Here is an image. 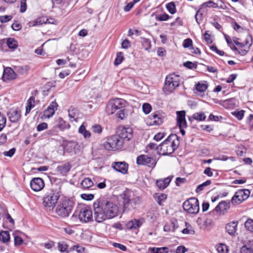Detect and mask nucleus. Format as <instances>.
Instances as JSON below:
<instances>
[{"label": "nucleus", "mask_w": 253, "mask_h": 253, "mask_svg": "<svg viewBox=\"0 0 253 253\" xmlns=\"http://www.w3.org/2000/svg\"><path fill=\"white\" fill-rule=\"evenodd\" d=\"M94 217L97 222L112 219L118 215L119 208L112 202L107 201H95L93 205Z\"/></svg>", "instance_id": "1"}, {"label": "nucleus", "mask_w": 253, "mask_h": 253, "mask_svg": "<svg viewBox=\"0 0 253 253\" xmlns=\"http://www.w3.org/2000/svg\"><path fill=\"white\" fill-rule=\"evenodd\" d=\"M119 197L122 200L124 211L134 210L141 204L140 198L129 190L124 191Z\"/></svg>", "instance_id": "2"}, {"label": "nucleus", "mask_w": 253, "mask_h": 253, "mask_svg": "<svg viewBox=\"0 0 253 253\" xmlns=\"http://www.w3.org/2000/svg\"><path fill=\"white\" fill-rule=\"evenodd\" d=\"M177 136L175 134L170 135L167 139L157 147L158 152L162 155L171 154L177 148Z\"/></svg>", "instance_id": "3"}, {"label": "nucleus", "mask_w": 253, "mask_h": 253, "mask_svg": "<svg viewBox=\"0 0 253 253\" xmlns=\"http://www.w3.org/2000/svg\"><path fill=\"white\" fill-rule=\"evenodd\" d=\"M74 206L73 201L67 198L62 199L56 209V213L62 217H67L72 211Z\"/></svg>", "instance_id": "4"}, {"label": "nucleus", "mask_w": 253, "mask_h": 253, "mask_svg": "<svg viewBox=\"0 0 253 253\" xmlns=\"http://www.w3.org/2000/svg\"><path fill=\"white\" fill-rule=\"evenodd\" d=\"M180 78L179 75L171 74L168 75L165 80L163 91L165 93L169 94L179 86Z\"/></svg>", "instance_id": "5"}, {"label": "nucleus", "mask_w": 253, "mask_h": 253, "mask_svg": "<svg viewBox=\"0 0 253 253\" xmlns=\"http://www.w3.org/2000/svg\"><path fill=\"white\" fill-rule=\"evenodd\" d=\"M60 195L58 192L51 191L47 193L43 199V204L47 210L50 211L55 206L59 198Z\"/></svg>", "instance_id": "6"}, {"label": "nucleus", "mask_w": 253, "mask_h": 253, "mask_svg": "<svg viewBox=\"0 0 253 253\" xmlns=\"http://www.w3.org/2000/svg\"><path fill=\"white\" fill-rule=\"evenodd\" d=\"M123 145V141L117 135L112 136L103 143L104 148L108 151L117 150Z\"/></svg>", "instance_id": "7"}, {"label": "nucleus", "mask_w": 253, "mask_h": 253, "mask_svg": "<svg viewBox=\"0 0 253 253\" xmlns=\"http://www.w3.org/2000/svg\"><path fill=\"white\" fill-rule=\"evenodd\" d=\"M78 216L80 220L83 223H86L92 219V212L91 210L87 206H83L76 211L73 217Z\"/></svg>", "instance_id": "8"}, {"label": "nucleus", "mask_w": 253, "mask_h": 253, "mask_svg": "<svg viewBox=\"0 0 253 253\" xmlns=\"http://www.w3.org/2000/svg\"><path fill=\"white\" fill-rule=\"evenodd\" d=\"M125 101L121 98H115L110 100L106 107V112L109 115L113 114L117 110L125 106Z\"/></svg>", "instance_id": "9"}, {"label": "nucleus", "mask_w": 253, "mask_h": 253, "mask_svg": "<svg viewBox=\"0 0 253 253\" xmlns=\"http://www.w3.org/2000/svg\"><path fill=\"white\" fill-rule=\"evenodd\" d=\"M183 209L192 214L197 213L199 211V203L197 199L190 198L183 204Z\"/></svg>", "instance_id": "10"}, {"label": "nucleus", "mask_w": 253, "mask_h": 253, "mask_svg": "<svg viewBox=\"0 0 253 253\" xmlns=\"http://www.w3.org/2000/svg\"><path fill=\"white\" fill-rule=\"evenodd\" d=\"M250 192L248 189H242L236 192L231 199V203L234 205H239L246 200L249 196Z\"/></svg>", "instance_id": "11"}, {"label": "nucleus", "mask_w": 253, "mask_h": 253, "mask_svg": "<svg viewBox=\"0 0 253 253\" xmlns=\"http://www.w3.org/2000/svg\"><path fill=\"white\" fill-rule=\"evenodd\" d=\"M136 163L139 165H146L150 168H154L156 164L155 158L148 157L146 155H141L137 157Z\"/></svg>", "instance_id": "12"}, {"label": "nucleus", "mask_w": 253, "mask_h": 253, "mask_svg": "<svg viewBox=\"0 0 253 253\" xmlns=\"http://www.w3.org/2000/svg\"><path fill=\"white\" fill-rule=\"evenodd\" d=\"M146 124L149 126H158L163 122L162 115L158 112H155L146 119Z\"/></svg>", "instance_id": "13"}, {"label": "nucleus", "mask_w": 253, "mask_h": 253, "mask_svg": "<svg viewBox=\"0 0 253 253\" xmlns=\"http://www.w3.org/2000/svg\"><path fill=\"white\" fill-rule=\"evenodd\" d=\"M70 127L69 124L64 121L61 118H58L55 120V125L53 127L52 129L48 131L49 134H53L55 129L56 128H59L61 131H64L65 129H69Z\"/></svg>", "instance_id": "14"}, {"label": "nucleus", "mask_w": 253, "mask_h": 253, "mask_svg": "<svg viewBox=\"0 0 253 253\" xmlns=\"http://www.w3.org/2000/svg\"><path fill=\"white\" fill-rule=\"evenodd\" d=\"M239 40V39L236 37H234L232 39L233 42L239 47V53L241 55H244L249 51L251 44H250L248 41L245 43L240 42Z\"/></svg>", "instance_id": "15"}, {"label": "nucleus", "mask_w": 253, "mask_h": 253, "mask_svg": "<svg viewBox=\"0 0 253 253\" xmlns=\"http://www.w3.org/2000/svg\"><path fill=\"white\" fill-rule=\"evenodd\" d=\"M30 186L33 190L38 192L44 187V183L42 178L36 177L33 178L31 181Z\"/></svg>", "instance_id": "16"}, {"label": "nucleus", "mask_w": 253, "mask_h": 253, "mask_svg": "<svg viewBox=\"0 0 253 253\" xmlns=\"http://www.w3.org/2000/svg\"><path fill=\"white\" fill-rule=\"evenodd\" d=\"M112 167L118 172L122 174H126L128 170V164L125 162H113Z\"/></svg>", "instance_id": "17"}, {"label": "nucleus", "mask_w": 253, "mask_h": 253, "mask_svg": "<svg viewBox=\"0 0 253 253\" xmlns=\"http://www.w3.org/2000/svg\"><path fill=\"white\" fill-rule=\"evenodd\" d=\"M17 74L11 68L7 67L4 69L2 79L3 81L13 80L17 78Z\"/></svg>", "instance_id": "18"}, {"label": "nucleus", "mask_w": 253, "mask_h": 253, "mask_svg": "<svg viewBox=\"0 0 253 253\" xmlns=\"http://www.w3.org/2000/svg\"><path fill=\"white\" fill-rule=\"evenodd\" d=\"M117 135L123 141L124 143L125 140L128 141L132 137V129L128 127L123 128L121 130L120 134Z\"/></svg>", "instance_id": "19"}, {"label": "nucleus", "mask_w": 253, "mask_h": 253, "mask_svg": "<svg viewBox=\"0 0 253 253\" xmlns=\"http://www.w3.org/2000/svg\"><path fill=\"white\" fill-rule=\"evenodd\" d=\"M58 104L56 102H52L47 108L44 111L43 115L45 118H50L55 113V111L57 109Z\"/></svg>", "instance_id": "20"}, {"label": "nucleus", "mask_w": 253, "mask_h": 253, "mask_svg": "<svg viewBox=\"0 0 253 253\" xmlns=\"http://www.w3.org/2000/svg\"><path fill=\"white\" fill-rule=\"evenodd\" d=\"M177 125L179 127H187L185 120V112L184 111H177Z\"/></svg>", "instance_id": "21"}, {"label": "nucleus", "mask_w": 253, "mask_h": 253, "mask_svg": "<svg viewBox=\"0 0 253 253\" xmlns=\"http://www.w3.org/2000/svg\"><path fill=\"white\" fill-rule=\"evenodd\" d=\"M230 208V203L226 201L220 202L215 208L214 210L220 214H224Z\"/></svg>", "instance_id": "22"}, {"label": "nucleus", "mask_w": 253, "mask_h": 253, "mask_svg": "<svg viewBox=\"0 0 253 253\" xmlns=\"http://www.w3.org/2000/svg\"><path fill=\"white\" fill-rule=\"evenodd\" d=\"M64 149L69 152H76V150H79L80 146L78 142L76 141H66Z\"/></svg>", "instance_id": "23"}, {"label": "nucleus", "mask_w": 253, "mask_h": 253, "mask_svg": "<svg viewBox=\"0 0 253 253\" xmlns=\"http://www.w3.org/2000/svg\"><path fill=\"white\" fill-rule=\"evenodd\" d=\"M8 118L10 122L16 123L21 118V112L19 110H11L8 113Z\"/></svg>", "instance_id": "24"}, {"label": "nucleus", "mask_w": 253, "mask_h": 253, "mask_svg": "<svg viewBox=\"0 0 253 253\" xmlns=\"http://www.w3.org/2000/svg\"><path fill=\"white\" fill-rule=\"evenodd\" d=\"M237 221L230 222L226 225V230L229 235H234L237 231Z\"/></svg>", "instance_id": "25"}, {"label": "nucleus", "mask_w": 253, "mask_h": 253, "mask_svg": "<svg viewBox=\"0 0 253 253\" xmlns=\"http://www.w3.org/2000/svg\"><path fill=\"white\" fill-rule=\"evenodd\" d=\"M142 223L140 220L133 219L127 223L126 227L130 230L137 229L141 226Z\"/></svg>", "instance_id": "26"}, {"label": "nucleus", "mask_w": 253, "mask_h": 253, "mask_svg": "<svg viewBox=\"0 0 253 253\" xmlns=\"http://www.w3.org/2000/svg\"><path fill=\"white\" fill-rule=\"evenodd\" d=\"M71 165L69 163H66L59 166L56 169L57 171L63 175H65L70 170Z\"/></svg>", "instance_id": "27"}, {"label": "nucleus", "mask_w": 253, "mask_h": 253, "mask_svg": "<svg viewBox=\"0 0 253 253\" xmlns=\"http://www.w3.org/2000/svg\"><path fill=\"white\" fill-rule=\"evenodd\" d=\"M177 227L176 220H171L164 225V230L166 232H174Z\"/></svg>", "instance_id": "28"}, {"label": "nucleus", "mask_w": 253, "mask_h": 253, "mask_svg": "<svg viewBox=\"0 0 253 253\" xmlns=\"http://www.w3.org/2000/svg\"><path fill=\"white\" fill-rule=\"evenodd\" d=\"M171 179L169 177L164 178V179H159L156 181V185L160 189H164L169 184Z\"/></svg>", "instance_id": "29"}, {"label": "nucleus", "mask_w": 253, "mask_h": 253, "mask_svg": "<svg viewBox=\"0 0 253 253\" xmlns=\"http://www.w3.org/2000/svg\"><path fill=\"white\" fill-rule=\"evenodd\" d=\"M35 97L31 96L27 100V106L26 107V115L29 113L31 109L35 106Z\"/></svg>", "instance_id": "30"}, {"label": "nucleus", "mask_w": 253, "mask_h": 253, "mask_svg": "<svg viewBox=\"0 0 253 253\" xmlns=\"http://www.w3.org/2000/svg\"><path fill=\"white\" fill-rule=\"evenodd\" d=\"M216 249L218 253H228L229 248L224 244H219L216 245Z\"/></svg>", "instance_id": "31"}, {"label": "nucleus", "mask_w": 253, "mask_h": 253, "mask_svg": "<svg viewBox=\"0 0 253 253\" xmlns=\"http://www.w3.org/2000/svg\"><path fill=\"white\" fill-rule=\"evenodd\" d=\"M10 235L7 231H2L0 232V241L5 243L9 241Z\"/></svg>", "instance_id": "32"}, {"label": "nucleus", "mask_w": 253, "mask_h": 253, "mask_svg": "<svg viewBox=\"0 0 253 253\" xmlns=\"http://www.w3.org/2000/svg\"><path fill=\"white\" fill-rule=\"evenodd\" d=\"M93 185V183L90 178H84L81 183L82 186L84 189L89 188Z\"/></svg>", "instance_id": "33"}, {"label": "nucleus", "mask_w": 253, "mask_h": 253, "mask_svg": "<svg viewBox=\"0 0 253 253\" xmlns=\"http://www.w3.org/2000/svg\"><path fill=\"white\" fill-rule=\"evenodd\" d=\"M192 118L198 121H203L206 119V116L203 112H197L193 115Z\"/></svg>", "instance_id": "34"}, {"label": "nucleus", "mask_w": 253, "mask_h": 253, "mask_svg": "<svg viewBox=\"0 0 253 253\" xmlns=\"http://www.w3.org/2000/svg\"><path fill=\"white\" fill-rule=\"evenodd\" d=\"M196 89L199 92H204L208 88V85L205 83L199 82L196 84Z\"/></svg>", "instance_id": "35"}, {"label": "nucleus", "mask_w": 253, "mask_h": 253, "mask_svg": "<svg viewBox=\"0 0 253 253\" xmlns=\"http://www.w3.org/2000/svg\"><path fill=\"white\" fill-rule=\"evenodd\" d=\"M167 195L162 193H157L154 195V198L159 204L161 205L162 202L167 199Z\"/></svg>", "instance_id": "36"}, {"label": "nucleus", "mask_w": 253, "mask_h": 253, "mask_svg": "<svg viewBox=\"0 0 253 253\" xmlns=\"http://www.w3.org/2000/svg\"><path fill=\"white\" fill-rule=\"evenodd\" d=\"M79 132L82 134L85 138H89L90 136V132L86 129L83 125H81L79 127Z\"/></svg>", "instance_id": "37"}, {"label": "nucleus", "mask_w": 253, "mask_h": 253, "mask_svg": "<svg viewBox=\"0 0 253 253\" xmlns=\"http://www.w3.org/2000/svg\"><path fill=\"white\" fill-rule=\"evenodd\" d=\"M6 43L7 45L10 48L15 49L17 47L18 42L17 41L13 38L8 39Z\"/></svg>", "instance_id": "38"}, {"label": "nucleus", "mask_w": 253, "mask_h": 253, "mask_svg": "<svg viewBox=\"0 0 253 253\" xmlns=\"http://www.w3.org/2000/svg\"><path fill=\"white\" fill-rule=\"evenodd\" d=\"M13 234L14 238L15 246H17L22 245L23 243V240L21 237L18 236V232L17 231H15Z\"/></svg>", "instance_id": "39"}, {"label": "nucleus", "mask_w": 253, "mask_h": 253, "mask_svg": "<svg viewBox=\"0 0 253 253\" xmlns=\"http://www.w3.org/2000/svg\"><path fill=\"white\" fill-rule=\"evenodd\" d=\"M68 245L64 241H61L58 243L57 248L58 250L62 253L67 252Z\"/></svg>", "instance_id": "40"}, {"label": "nucleus", "mask_w": 253, "mask_h": 253, "mask_svg": "<svg viewBox=\"0 0 253 253\" xmlns=\"http://www.w3.org/2000/svg\"><path fill=\"white\" fill-rule=\"evenodd\" d=\"M241 253H253V248L250 244L243 246L240 249Z\"/></svg>", "instance_id": "41"}, {"label": "nucleus", "mask_w": 253, "mask_h": 253, "mask_svg": "<svg viewBox=\"0 0 253 253\" xmlns=\"http://www.w3.org/2000/svg\"><path fill=\"white\" fill-rule=\"evenodd\" d=\"M211 184V181L210 180H208L205 182L201 184H200L198 186L196 189V192L197 193H200L202 191L204 188Z\"/></svg>", "instance_id": "42"}, {"label": "nucleus", "mask_w": 253, "mask_h": 253, "mask_svg": "<svg viewBox=\"0 0 253 253\" xmlns=\"http://www.w3.org/2000/svg\"><path fill=\"white\" fill-rule=\"evenodd\" d=\"M245 226L247 230L253 233V219H247L245 222Z\"/></svg>", "instance_id": "43"}, {"label": "nucleus", "mask_w": 253, "mask_h": 253, "mask_svg": "<svg viewBox=\"0 0 253 253\" xmlns=\"http://www.w3.org/2000/svg\"><path fill=\"white\" fill-rule=\"evenodd\" d=\"M166 8L169 13L174 14L176 12L175 5L174 2H170L166 5Z\"/></svg>", "instance_id": "44"}, {"label": "nucleus", "mask_w": 253, "mask_h": 253, "mask_svg": "<svg viewBox=\"0 0 253 253\" xmlns=\"http://www.w3.org/2000/svg\"><path fill=\"white\" fill-rule=\"evenodd\" d=\"M168 249L166 247L151 249V253H167Z\"/></svg>", "instance_id": "45"}, {"label": "nucleus", "mask_w": 253, "mask_h": 253, "mask_svg": "<svg viewBox=\"0 0 253 253\" xmlns=\"http://www.w3.org/2000/svg\"><path fill=\"white\" fill-rule=\"evenodd\" d=\"M124 59L123 54L122 52H118L117 54L116 58L115 60L114 64L118 65L122 63Z\"/></svg>", "instance_id": "46"}, {"label": "nucleus", "mask_w": 253, "mask_h": 253, "mask_svg": "<svg viewBox=\"0 0 253 253\" xmlns=\"http://www.w3.org/2000/svg\"><path fill=\"white\" fill-rule=\"evenodd\" d=\"M29 69V67L27 66H18L16 69V71L21 74H26Z\"/></svg>", "instance_id": "47"}, {"label": "nucleus", "mask_w": 253, "mask_h": 253, "mask_svg": "<svg viewBox=\"0 0 253 253\" xmlns=\"http://www.w3.org/2000/svg\"><path fill=\"white\" fill-rule=\"evenodd\" d=\"M6 118L4 117L3 114L0 112V131L5 126L6 124Z\"/></svg>", "instance_id": "48"}, {"label": "nucleus", "mask_w": 253, "mask_h": 253, "mask_svg": "<svg viewBox=\"0 0 253 253\" xmlns=\"http://www.w3.org/2000/svg\"><path fill=\"white\" fill-rule=\"evenodd\" d=\"M245 111L244 110H241L239 111H235L232 112L233 115L235 116L239 120H241L244 117Z\"/></svg>", "instance_id": "49"}, {"label": "nucleus", "mask_w": 253, "mask_h": 253, "mask_svg": "<svg viewBox=\"0 0 253 253\" xmlns=\"http://www.w3.org/2000/svg\"><path fill=\"white\" fill-rule=\"evenodd\" d=\"M169 15L166 13L160 14L156 17V20H159L160 21H167L169 19Z\"/></svg>", "instance_id": "50"}, {"label": "nucleus", "mask_w": 253, "mask_h": 253, "mask_svg": "<svg viewBox=\"0 0 253 253\" xmlns=\"http://www.w3.org/2000/svg\"><path fill=\"white\" fill-rule=\"evenodd\" d=\"M73 250H76L78 253H86L85 248L79 245H75L73 247Z\"/></svg>", "instance_id": "51"}, {"label": "nucleus", "mask_w": 253, "mask_h": 253, "mask_svg": "<svg viewBox=\"0 0 253 253\" xmlns=\"http://www.w3.org/2000/svg\"><path fill=\"white\" fill-rule=\"evenodd\" d=\"M151 106L149 103H145L142 105L143 111L146 114H149L151 112Z\"/></svg>", "instance_id": "52"}, {"label": "nucleus", "mask_w": 253, "mask_h": 253, "mask_svg": "<svg viewBox=\"0 0 253 253\" xmlns=\"http://www.w3.org/2000/svg\"><path fill=\"white\" fill-rule=\"evenodd\" d=\"M47 21H48L47 19H46V20H44V18H38L33 22V26H37V25H42L43 24H45L47 23Z\"/></svg>", "instance_id": "53"}, {"label": "nucleus", "mask_w": 253, "mask_h": 253, "mask_svg": "<svg viewBox=\"0 0 253 253\" xmlns=\"http://www.w3.org/2000/svg\"><path fill=\"white\" fill-rule=\"evenodd\" d=\"M116 116L117 117L121 120L124 119L126 116V112L124 109H121L117 113Z\"/></svg>", "instance_id": "54"}, {"label": "nucleus", "mask_w": 253, "mask_h": 253, "mask_svg": "<svg viewBox=\"0 0 253 253\" xmlns=\"http://www.w3.org/2000/svg\"><path fill=\"white\" fill-rule=\"evenodd\" d=\"M195 17L197 23L198 24H200L203 20V13L200 11V10H198L197 11Z\"/></svg>", "instance_id": "55"}, {"label": "nucleus", "mask_w": 253, "mask_h": 253, "mask_svg": "<svg viewBox=\"0 0 253 253\" xmlns=\"http://www.w3.org/2000/svg\"><path fill=\"white\" fill-rule=\"evenodd\" d=\"M47 124L46 123H42L39 124L37 127L38 131H41L47 128Z\"/></svg>", "instance_id": "56"}, {"label": "nucleus", "mask_w": 253, "mask_h": 253, "mask_svg": "<svg viewBox=\"0 0 253 253\" xmlns=\"http://www.w3.org/2000/svg\"><path fill=\"white\" fill-rule=\"evenodd\" d=\"M92 131L94 133H101L102 131L101 126L99 125H95L92 126Z\"/></svg>", "instance_id": "57"}, {"label": "nucleus", "mask_w": 253, "mask_h": 253, "mask_svg": "<svg viewBox=\"0 0 253 253\" xmlns=\"http://www.w3.org/2000/svg\"><path fill=\"white\" fill-rule=\"evenodd\" d=\"M12 16L11 15H4L0 16V21L1 23H5L11 20Z\"/></svg>", "instance_id": "58"}, {"label": "nucleus", "mask_w": 253, "mask_h": 253, "mask_svg": "<svg viewBox=\"0 0 253 253\" xmlns=\"http://www.w3.org/2000/svg\"><path fill=\"white\" fill-rule=\"evenodd\" d=\"M15 149L13 148L11 149H10L8 151H4L3 153V154L6 157H11L15 153Z\"/></svg>", "instance_id": "59"}, {"label": "nucleus", "mask_w": 253, "mask_h": 253, "mask_svg": "<svg viewBox=\"0 0 253 253\" xmlns=\"http://www.w3.org/2000/svg\"><path fill=\"white\" fill-rule=\"evenodd\" d=\"M136 2H137V1H136L135 0H134L133 2H130L128 3L124 7V10L126 12L129 11L132 8L134 4Z\"/></svg>", "instance_id": "60"}, {"label": "nucleus", "mask_w": 253, "mask_h": 253, "mask_svg": "<svg viewBox=\"0 0 253 253\" xmlns=\"http://www.w3.org/2000/svg\"><path fill=\"white\" fill-rule=\"evenodd\" d=\"M26 1V0H21L20 11L22 13L24 12L26 10L27 5Z\"/></svg>", "instance_id": "61"}, {"label": "nucleus", "mask_w": 253, "mask_h": 253, "mask_svg": "<svg viewBox=\"0 0 253 253\" xmlns=\"http://www.w3.org/2000/svg\"><path fill=\"white\" fill-rule=\"evenodd\" d=\"M82 199L85 200H91L94 198V195L91 194H82L81 195Z\"/></svg>", "instance_id": "62"}, {"label": "nucleus", "mask_w": 253, "mask_h": 253, "mask_svg": "<svg viewBox=\"0 0 253 253\" xmlns=\"http://www.w3.org/2000/svg\"><path fill=\"white\" fill-rule=\"evenodd\" d=\"M192 44V41L190 39H185L183 43V46L185 48H187L191 46Z\"/></svg>", "instance_id": "63"}, {"label": "nucleus", "mask_w": 253, "mask_h": 253, "mask_svg": "<svg viewBox=\"0 0 253 253\" xmlns=\"http://www.w3.org/2000/svg\"><path fill=\"white\" fill-rule=\"evenodd\" d=\"M70 73V71L69 70H63L59 73V76L60 78L63 79L68 76Z\"/></svg>", "instance_id": "64"}]
</instances>
